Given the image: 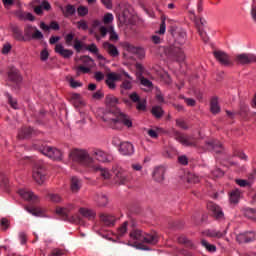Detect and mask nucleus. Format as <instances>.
<instances>
[{"label": "nucleus", "mask_w": 256, "mask_h": 256, "mask_svg": "<svg viewBox=\"0 0 256 256\" xmlns=\"http://www.w3.org/2000/svg\"><path fill=\"white\" fill-rule=\"evenodd\" d=\"M71 99H72V101H74V103H78V104L83 103V101L81 100V94H79V93H73L71 95Z\"/></svg>", "instance_id": "63"}, {"label": "nucleus", "mask_w": 256, "mask_h": 256, "mask_svg": "<svg viewBox=\"0 0 256 256\" xmlns=\"http://www.w3.org/2000/svg\"><path fill=\"white\" fill-rule=\"evenodd\" d=\"M122 75L126 77V79H124L120 85L122 93L123 91H131V89H133V77H131V75L124 70L122 71Z\"/></svg>", "instance_id": "11"}, {"label": "nucleus", "mask_w": 256, "mask_h": 256, "mask_svg": "<svg viewBox=\"0 0 256 256\" xmlns=\"http://www.w3.org/2000/svg\"><path fill=\"white\" fill-rule=\"evenodd\" d=\"M245 217L248 219H252V221H256V211L253 208H248L244 211Z\"/></svg>", "instance_id": "44"}, {"label": "nucleus", "mask_w": 256, "mask_h": 256, "mask_svg": "<svg viewBox=\"0 0 256 256\" xmlns=\"http://www.w3.org/2000/svg\"><path fill=\"white\" fill-rule=\"evenodd\" d=\"M68 82L72 89H77L78 87H83V83H81L73 78L68 79Z\"/></svg>", "instance_id": "53"}, {"label": "nucleus", "mask_w": 256, "mask_h": 256, "mask_svg": "<svg viewBox=\"0 0 256 256\" xmlns=\"http://www.w3.org/2000/svg\"><path fill=\"white\" fill-rule=\"evenodd\" d=\"M77 29H82V31H87L89 29V24H87V21L80 20L77 22Z\"/></svg>", "instance_id": "59"}, {"label": "nucleus", "mask_w": 256, "mask_h": 256, "mask_svg": "<svg viewBox=\"0 0 256 256\" xmlns=\"http://www.w3.org/2000/svg\"><path fill=\"white\" fill-rule=\"evenodd\" d=\"M70 159L76 163H81L82 165H91L93 163V158L89 156L87 150L74 148L70 151Z\"/></svg>", "instance_id": "3"}, {"label": "nucleus", "mask_w": 256, "mask_h": 256, "mask_svg": "<svg viewBox=\"0 0 256 256\" xmlns=\"http://www.w3.org/2000/svg\"><path fill=\"white\" fill-rule=\"evenodd\" d=\"M18 195H20V197H22V199H24L25 201H39V197L27 189L18 190Z\"/></svg>", "instance_id": "14"}, {"label": "nucleus", "mask_w": 256, "mask_h": 256, "mask_svg": "<svg viewBox=\"0 0 256 256\" xmlns=\"http://www.w3.org/2000/svg\"><path fill=\"white\" fill-rule=\"evenodd\" d=\"M210 111L214 115L221 112V106H219V98L213 97L210 101Z\"/></svg>", "instance_id": "29"}, {"label": "nucleus", "mask_w": 256, "mask_h": 256, "mask_svg": "<svg viewBox=\"0 0 256 256\" xmlns=\"http://www.w3.org/2000/svg\"><path fill=\"white\" fill-rule=\"evenodd\" d=\"M119 152L122 155H133V153H135V148L133 147V144L129 142H123L120 144Z\"/></svg>", "instance_id": "20"}, {"label": "nucleus", "mask_w": 256, "mask_h": 256, "mask_svg": "<svg viewBox=\"0 0 256 256\" xmlns=\"http://www.w3.org/2000/svg\"><path fill=\"white\" fill-rule=\"evenodd\" d=\"M127 225H129L128 222H124L119 228H118V235L120 237H123L125 233H127Z\"/></svg>", "instance_id": "58"}, {"label": "nucleus", "mask_w": 256, "mask_h": 256, "mask_svg": "<svg viewBox=\"0 0 256 256\" xmlns=\"http://www.w3.org/2000/svg\"><path fill=\"white\" fill-rule=\"evenodd\" d=\"M199 181H201V179L199 178V176H197L195 174H190L188 176V182L189 183H199Z\"/></svg>", "instance_id": "64"}, {"label": "nucleus", "mask_w": 256, "mask_h": 256, "mask_svg": "<svg viewBox=\"0 0 256 256\" xmlns=\"http://www.w3.org/2000/svg\"><path fill=\"white\" fill-rule=\"evenodd\" d=\"M115 17L113 16V14L111 13H106L104 16H103V23L104 25H110V23H113Z\"/></svg>", "instance_id": "50"}, {"label": "nucleus", "mask_w": 256, "mask_h": 256, "mask_svg": "<svg viewBox=\"0 0 256 256\" xmlns=\"http://www.w3.org/2000/svg\"><path fill=\"white\" fill-rule=\"evenodd\" d=\"M207 209L212 213L213 217L217 219V221H223L225 219V213H223V209L219 207V205L209 202L207 204Z\"/></svg>", "instance_id": "8"}, {"label": "nucleus", "mask_w": 256, "mask_h": 256, "mask_svg": "<svg viewBox=\"0 0 256 256\" xmlns=\"http://www.w3.org/2000/svg\"><path fill=\"white\" fill-rule=\"evenodd\" d=\"M8 79H9V81H12L13 83H21V81H23V77H21V73H19L17 68H12L8 72Z\"/></svg>", "instance_id": "22"}, {"label": "nucleus", "mask_w": 256, "mask_h": 256, "mask_svg": "<svg viewBox=\"0 0 256 256\" xmlns=\"http://www.w3.org/2000/svg\"><path fill=\"white\" fill-rule=\"evenodd\" d=\"M208 149H211V151H214V153H222L223 152V145L219 141H210L207 142Z\"/></svg>", "instance_id": "26"}, {"label": "nucleus", "mask_w": 256, "mask_h": 256, "mask_svg": "<svg viewBox=\"0 0 256 256\" xmlns=\"http://www.w3.org/2000/svg\"><path fill=\"white\" fill-rule=\"evenodd\" d=\"M31 133H33V130L31 128H22L18 132V138L27 139L28 137H31Z\"/></svg>", "instance_id": "38"}, {"label": "nucleus", "mask_w": 256, "mask_h": 256, "mask_svg": "<svg viewBox=\"0 0 256 256\" xmlns=\"http://www.w3.org/2000/svg\"><path fill=\"white\" fill-rule=\"evenodd\" d=\"M160 79L166 85H171V83H172L171 76H169V73H167V72L162 73L160 76Z\"/></svg>", "instance_id": "51"}, {"label": "nucleus", "mask_w": 256, "mask_h": 256, "mask_svg": "<svg viewBox=\"0 0 256 256\" xmlns=\"http://www.w3.org/2000/svg\"><path fill=\"white\" fill-rule=\"evenodd\" d=\"M116 183L119 185H125L127 183V174L125 171H118L115 176Z\"/></svg>", "instance_id": "36"}, {"label": "nucleus", "mask_w": 256, "mask_h": 256, "mask_svg": "<svg viewBox=\"0 0 256 256\" xmlns=\"http://www.w3.org/2000/svg\"><path fill=\"white\" fill-rule=\"evenodd\" d=\"M25 210L30 213V215H33L34 217H44L45 216V210L40 207H29L26 206Z\"/></svg>", "instance_id": "25"}, {"label": "nucleus", "mask_w": 256, "mask_h": 256, "mask_svg": "<svg viewBox=\"0 0 256 256\" xmlns=\"http://www.w3.org/2000/svg\"><path fill=\"white\" fill-rule=\"evenodd\" d=\"M12 33H14V38L17 41H25V36L23 35V31L19 29L17 26L12 27Z\"/></svg>", "instance_id": "37"}, {"label": "nucleus", "mask_w": 256, "mask_h": 256, "mask_svg": "<svg viewBox=\"0 0 256 256\" xmlns=\"http://www.w3.org/2000/svg\"><path fill=\"white\" fill-rule=\"evenodd\" d=\"M153 179H155L158 183H161L165 179V167L158 166L154 168V171L152 173Z\"/></svg>", "instance_id": "19"}, {"label": "nucleus", "mask_w": 256, "mask_h": 256, "mask_svg": "<svg viewBox=\"0 0 256 256\" xmlns=\"http://www.w3.org/2000/svg\"><path fill=\"white\" fill-rule=\"evenodd\" d=\"M75 210V205L73 204H68L64 207H58L56 208V213L57 215H60V217H69V213H71V211Z\"/></svg>", "instance_id": "18"}, {"label": "nucleus", "mask_w": 256, "mask_h": 256, "mask_svg": "<svg viewBox=\"0 0 256 256\" xmlns=\"http://www.w3.org/2000/svg\"><path fill=\"white\" fill-rule=\"evenodd\" d=\"M32 178L38 185H43L47 181V170L45 166L36 164L32 170Z\"/></svg>", "instance_id": "5"}, {"label": "nucleus", "mask_w": 256, "mask_h": 256, "mask_svg": "<svg viewBox=\"0 0 256 256\" xmlns=\"http://www.w3.org/2000/svg\"><path fill=\"white\" fill-rule=\"evenodd\" d=\"M95 202L98 207H107V205L109 204V198H107V196H105L104 194H98L95 197Z\"/></svg>", "instance_id": "31"}, {"label": "nucleus", "mask_w": 256, "mask_h": 256, "mask_svg": "<svg viewBox=\"0 0 256 256\" xmlns=\"http://www.w3.org/2000/svg\"><path fill=\"white\" fill-rule=\"evenodd\" d=\"M163 114H164L163 108H161L160 106L152 107V115H154L156 119H161V117H163Z\"/></svg>", "instance_id": "42"}, {"label": "nucleus", "mask_w": 256, "mask_h": 256, "mask_svg": "<svg viewBox=\"0 0 256 256\" xmlns=\"http://www.w3.org/2000/svg\"><path fill=\"white\" fill-rule=\"evenodd\" d=\"M78 211H79L80 215H82V217L89 219V221H91V220L95 219V217H97V213L91 208L81 207V208H79Z\"/></svg>", "instance_id": "21"}, {"label": "nucleus", "mask_w": 256, "mask_h": 256, "mask_svg": "<svg viewBox=\"0 0 256 256\" xmlns=\"http://www.w3.org/2000/svg\"><path fill=\"white\" fill-rule=\"evenodd\" d=\"M213 54L220 65H223L224 67H229V65H231V58L228 53H225L224 51H215Z\"/></svg>", "instance_id": "9"}, {"label": "nucleus", "mask_w": 256, "mask_h": 256, "mask_svg": "<svg viewBox=\"0 0 256 256\" xmlns=\"http://www.w3.org/2000/svg\"><path fill=\"white\" fill-rule=\"evenodd\" d=\"M48 199L53 201V203H61L63 201V198L59 194H49Z\"/></svg>", "instance_id": "55"}, {"label": "nucleus", "mask_w": 256, "mask_h": 256, "mask_svg": "<svg viewBox=\"0 0 256 256\" xmlns=\"http://www.w3.org/2000/svg\"><path fill=\"white\" fill-rule=\"evenodd\" d=\"M255 239L256 236L253 232H244L236 236V241L239 243H251V241H255Z\"/></svg>", "instance_id": "13"}, {"label": "nucleus", "mask_w": 256, "mask_h": 256, "mask_svg": "<svg viewBox=\"0 0 256 256\" xmlns=\"http://www.w3.org/2000/svg\"><path fill=\"white\" fill-rule=\"evenodd\" d=\"M75 6L69 4L66 6L65 10L62 9V13L66 17H71V15H75Z\"/></svg>", "instance_id": "40"}, {"label": "nucleus", "mask_w": 256, "mask_h": 256, "mask_svg": "<svg viewBox=\"0 0 256 256\" xmlns=\"http://www.w3.org/2000/svg\"><path fill=\"white\" fill-rule=\"evenodd\" d=\"M121 74L120 73H108L106 75V85L109 89H115L117 87V81H121Z\"/></svg>", "instance_id": "10"}, {"label": "nucleus", "mask_w": 256, "mask_h": 256, "mask_svg": "<svg viewBox=\"0 0 256 256\" xmlns=\"http://www.w3.org/2000/svg\"><path fill=\"white\" fill-rule=\"evenodd\" d=\"M207 237H214L216 239H221V237H225L227 235V230L219 231V230H208L206 232Z\"/></svg>", "instance_id": "33"}, {"label": "nucleus", "mask_w": 256, "mask_h": 256, "mask_svg": "<svg viewBox=\"0 0 256 256\" xmlns=\"http://www.w3.org/2000/svg\"><path fill=\"white\" fill-rule=\"evenodd\" d=\"M176 126H178L179 129H183L184 131L189 130V124H187V121L182 118L176 119Z\"/></svg>", "instance_id": "43"}, {"label": "nucleus", "mask_w": 256, "mask_h": 256, "mask_svg": "<svg viewBox=\"0 0 256 256\" xmlns=\"http://www.w3.org/2000/svg\"><path fill=\"white\" fill-rule=\"evenodd\" d=\"M174 55L177 59V61H185V53L181 48H175Z\"/></svg>", "instance_id": "45"}, {"label": "nucleus", "mask_w": 256, "mask_h": 256, "mask_svg": "<svg viewBox=\"0 0 256 256\" xmlns=\"http://www.w3.org/2000/svg\"><path fill=\"white\" fill-rule=\"evenodd\" d=\"M41 151L43 155L49 157V159H53L54 161H59L63 157L61 150L50 146H45Z\"/></svg>", "instance_id": "7"}, {"label": "nucleus", "mask_w": 256, "mask_h": 256, "mask_svg": "<svg viewBox=\"0 0 256 256\" xmlns=\"http://www.w3.org/2000/svg\"><path fill=\"white\" fill-rule=\"evenodd\" d=\"M116 183L119 185H125L127 183V174L125 171H118L115 176Z\"/></svg>", "instance_id": "35"}, {"label": "nucleus", "mask_w": 256, "mask_h": 256, "mask_svg": "<svg viewBox=\"0 0 256 256\" xmlns=\"http://www.w3.org/2000/svg\"><path fill=\"white\" fill-rule=\"evenodd\" d=\"M89 33L90 35H95L96 39L99 41V35H97V33H95V29L98 28L101 37H107V33H109L110 35V41H119V35L117 34V32H115V28L113 26H109L108 28L101 25V21L99 20H93L92 24H91Z\"/></svg>", "instance_id": "2"}, {"label": "nucleus", "mask_w": 256, "mask_h": 256, "mask_svg": "<svg viewBox=\"0 0 256 256\" xmlns=\"http://www.w3.org/2000/svg\"><path fill=\"white\" fill-rule=\"evenodd\" d=\"M65 255V252L63 249L54 248L52 249L51 253L48 256H63Z\"/></svg>", "instance_id": "61"}, {"label": "nucleus", "mask_w": 256, "mask_h": 256, "mask_svg": "<svg viewBox=\"0 0 256 256\" xmlns=\"http://www.w3.org/2000/svg\"><path fill=\"white\" fill-rule=\"evenodd\" d=\"M77 13L79 17H85V15L89 14V8L87 6H80L77 8Z\"/></svg>", "instance_id": "52"}, {"label": "nucleus", "mask_w": 256, "mask_h": 256, "mask_svg": "<svg viewBox=\"0 0 256 256\" xmlns=\"http://www.w3.org/2000/svg\"><path fill=\"white\" fill-rule=\"evenodd\" d=\"M136 109L138 111H145L147 109V101L146 100H139L137 102Z\"/></svg>", "instance_id": "56"}, {"label": "nucleus", "mask_w": 256, "mask_h": 256, "mask_svg": "<svg viewBox=\"0 0 256 256\" xmlns=\"http://www.w3.org/2000/svg\"><path fill=\"white\" fill-rule=\"evenodd\" d=\"M13 46H11V43L7 42L3 45L1 53L2 55H8L11 52V49Z\"/></svg>", "instance_id": "57"}, {"label": "nucleus", "mask_w": 256, "mask_h": 256, "mask_svg": "<svg viewBox=\"0 0 256 256\" xmlns=\"http://www.w3.org/2000/svg\"><path fill=\"white\" fill-rule=\"evenodd\" d=\"M201 243L203 247H205V249H207V251H209L210 253H215V251H217V247L207 242V240H202Z\"/></svg>", "instance_id": "46"}, {"label": "nucleus", "mask_w": 256, "mask_h": 256, "mask_svg": "<svg viewBox=\"0 0 256 256\" xmlns=\"http://www.w3.org/2000/svg\"><path fill=\"white\" fill-rule=\"evenodd\" d=\"M144 235L145 232L141 230H134L130 232V239H132V241H135V243H143Z\"/></svg>", "instance_id": "27"}, {"label": "nucleus", "mask_w": 256, "mask_h": 256, "mask_svg": "<svg viewBox=\"0 0 256 256\" xmlns=\"http://www.w3.org/2000/svg\"><path fill=\"white\" fill-rule=\"evenodd\" d=\"M87 51L90 53H93L94 55H97L98 59H101L102 61H105V57L103 55L99 54V48H97V45L95 43H92L86 47Z\"/></svg>", "instance_id": "34"}, {"label": "nucleus", "mask_w": 256, "mask_h": 256, "mask_svg": "<svg viewBox=\"0 0 256 256\" xmlns=\"http://www.w3.org/2000/svg\"><path fill=\"white\" fill-rule=\"evenodd\" d=\"M24 35L27 37V39H33L36 41H41L43 39V33L37 29V27L32 25H27L24 28Z\"/></svg>", "instance_id": "6"}, {"label": "nucleus", "mask_w": 256, "mask_h": 256, "mask_svg": "<svg viewBox=\"0 0 256 256\" xmlns=\"http://www.w3.org/2000/svg\"><path fill=\"white\" fill-rule=\"evenodd\" d=\"M162 129L161 128H155V129H149L147 131V134L149 135V137H151L152 139H157V137H159V133H161Z\"/></svg>", "instance_id": "48"}, {"label": "nucleus", "mask_w": 256, "mask_h": 256, "mask_svg": "<svg viewBox=\"0 0 256 256\" xmlns=\"http://www.w3.org/2000/svg\"><path fill=\"white\" fill-rule=\"evenodd\" d=\"M102 119L111 129L121 131L123 127L128 129L133 127V121L129 115L121 112V110H105Z\"/></svg>", "instance_id": "1"}, {"label": "nucleus", "mask_w": 256, "mask_h": 256, "mask_svg": "<svg viewBox=\"0 0 256 256\" xmlns=\"http://www.w3.org/2000/svg\"><path fill=\"white\" fill-rule=\"evenodd\" d=\"M235 181L239 187H249V185H251V182L248 180L236 179Z\"/></svg>", "instance_id": "62"}, {"label": "nucleus", "mask_w": 256, "mask_h": 256, "mask_svg": "<svg viewBox=\"0 0 256 256\" xmlns=\"http://www.w3.org/2000/svg\"><path fill=\"white\" fill-rule=\"evenodd\" d=\"M126 51L128 53H132V55H136L138 59H144L145 58V49L141 47H135L131 44H125Z\"/></svg>", "instance_id": "12"}, {"label": "nucleus", "mask_w": 256, "mask_h": 256, "mask_svg": "<svg viewBox=\"0 0 256 256\" xmlns=\"http://www.w3.org/2000/svg\"><path fill=\"white\" fill-rule=\"evenodd\" d=\"M5 95L8 99V103L10 107H12V109H19V104L17 103V99L13 98V96H11V94H9L8 92H6Z\"/></svg>", "instance_id": "41"}, {"label": "nucleus", "mask_w": 256, "mask_h": 256, "mask_svg": "<svg viewBox=\"0 0 256 256\" xmlns=\"http://www.w3.org/2000/svg\"><path fill=\"white\" fill-rule=\"evenodd\" d=\"M0 225H1L2 231H7L8 228L10 227L11 223L9 222V219H7V218H2V219L0 220Z\"/></svg>", "instance_id": "54"}, {"label": "nucleus", "mask_w": 256, "mask_h": 256, "mask_svg": "<svg viewBox=\"0 0 256 256\" xmlns=\"http://www.w3.org/2000/svg\"><path fill=\"white\" fill-rule=\"evenodd\" d=\"M55 53H58V55H61L64 59H69L73 57V51L69 49H65L63 44H57L55 46Z\"/></svg>", "instance_id": "16"}, {"label": "nucleus", "mask_w": 256, "mask_h": 256, "mask_svg": "<svg viewBox=\"0 0 256 256\" xmlns=\"http://www.w3.org/2000/svg\"><path fill=\"white\" fill-rule=\"evenodd\" d=\"M96 171L100 172L101 177L103 179H111V172L107 168H102L101 166L94 167Z\"/></svg>", "instance_id": "39"}, {"label": "nucleus", "mask_w": 256, "mask_h": 256, "mask_svg": "<svg viewBox=\"0 0 256 256\" xmlns=\"http://www.w3.org/2000/svg\"><path fill=\"white\" fill-rule=\"evenodd\" d=\"M103 47L110 57H119V49H117L115 45L104 42Z\"/></svg>", "instance_id": "23"}, {"label": "nucleus", "mask_w": 256, "mask_h": 256, "mask_svg": "<svg viewBox=\"0 0 256 256\" xmlns=\"http://www.w3.org/2000/svg\"><path fill=\"white\" fill-rule=\"evenodd\" d=\"M100 221H102L106 227H113V225H115L116 219L115 216L111 214L102 213L100 214Z\"/></svg>", "instance_id": "24"}, {"label": "nucleus", "mask_w": 256, "mask_h": 256, "mask_svg": "<svg viewBox=\"0 0 256 256\" xmlns=\"http://www.w3.org/2000/svg\"><path fill=\"white\" fill-rule=\"evenodd\" d=\"M77 75H81V73H91V68L87 66H78L76 68Z\"/></svg>", "instance_id": "60"}, {"label": "nucleus", "mask_w": 256, "mask_h": 256, "mask_svg": "<svg viewBox=\"0 0 256 256\" xmlns=\"http://www.w3.org/2000/svg\"><path fill=\"white\" fill-rule=\"evenodd\" d=\"M73 39H75V34L73 32H70L65 35L64 41L66 45H68V47H71V45H73Z\"/></svg>", "instance_id": "49"}, {"label": "nucleus", "mask_w": 256, "mask_h": 256, "mask_svg": "<svg viewBox=\"0 0 256 256\" xmlns=\"http://www.w3.org/2000/svg\"><path fill=\"white\" fill-rule=\"evenodd\" d=\"M93 155L100 163H107L109 161V155L102 150H94Z\"/></svg>", "instance_id": "28"}, {"label": "nucleus", "mask_w": 256, "mask_h": 256, "mask_svg": "<svg viewBox=\"0 0 256 256\" xmlns=\"http://www.w3.org/2000/svg\"><path fill=\"white\" fill-rule=\"evenodd\" d=\"M70 189L72 193H79L81 190V180L77 177H72L70 182Z\"/></svg>", "instance_id": "30"}, {"label": "nucleus", "mask_w": 256, "mask_h": 256, "mask_svg": "<svg viewBox=\"0 0 256 256\" xmlns=\"http://www.w3.org/2000/svg\"><path fill=\"white\" fill-rule=\"evenodd\" d=\"M230 203H233L234 205H237L239 203V200L241 199V190L240 189H234L230 192Z\"/></svg>", "instance_id": "32"}, {"label": "nucleus", "mask_w": 256, "mask_h": 256, "mask_svg": "<svg viewBox=\"0 0 256 256\" xmlns=\"http://www.w3.org/2000/svg\"><path fill=\"white\" fill-rule=\"evenodd\" d=\"M255 61V57L251 54H237L236 55V62L240 65H247V63H253Z\"/></svg>", "instance_id": "17"}, {"label": "nucleus", "mask_w": 256, "mask_h": 256, "mask_svg": "<svg viewBox=\"0 0 256 256\" xmlns=\"http://www.w3.org/2000/svg\"><path fill=\"white\" fill-rule=\"evenodd\" d=\"M174 138L184 147H197L198 145L197 138L194 136H187L177 130L174 131Z\"/></svg>", "instance_id": "4"}, {"label": "nucleus", "mask_w": 256, "mask_h": 256, "mask_svg": "<svg viewBox=\"0 0 256 256\" xmlns=\"http://www.w3.org/2000/svg\"><path fill=\"white\" fill-rule=\"evenodd\" d=\"M119 103V99L115 96H107L106 97V104L110 107H115Z\"/></svg>", "instance_id": "47"}, {"label": "nucleus", "mask_w": 256, "mask_h": 256, "mask_svg": "<svg viewBox=\"0 0 256 256\" xmlns=\"http://www.w3.org/2000/svg\"><path fill=\"white\" fill-rule=\"evenodd\" d=\"M142 243H147L148 245H157V243H159V236L155 232H152V233L144 232Z\"/></svg>", "instance_id": "15"}]
</instances>
